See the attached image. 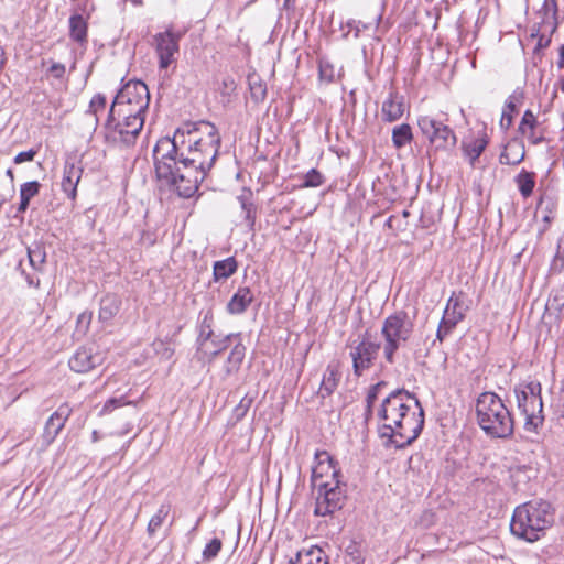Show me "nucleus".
<instances>
[{"label":"nucleus","mask_w":564,"mask_h":564,"mask_svg":"<svg viewBox=\"0 0 564 564\" xmlns=\"http://www.w3.org/2000/svg\"><path fill=\"white\" fill-rule=\"evenodd\" d=\"M223 542L219 538L212 539L204 547L202 552V558L204 562H212L215 560L221 551Z\"/></svg>","instance_id":"obj_42"},{"label":"nucleus","mask_w":564,"mask_h":564,"mask_svg":"<svg viewBox=\"0 0 564 564\" xmlns=\"http://www.w3.org/2000/svg\"><path fill=\"white\" fill-rule=\"evenodd\" d=\"M104 143L113 149L132 148L138 140V128L126 130L118 119L115 118V109L109 107L105 122L101 124Z\"/></svg>","instance_id":"obj_10"},{"label":"nucleus","mask_w":564,"mask_h":564,"mask_svg":"<svg viewBox=\"0 0 564 564\" xmlns=\"http://www.w3.org/2000/svg\"><path fill=\"white\" fill-rule=\"evenodd\" d=\"M550 44H551V35L550 36H546L544 34L540 35V37H538L536 45L533 50V54L538 55V54L542 53V51L545 50L546 47H549Z\"/></svg>","instance_id":"obj_55"},{"label":"nucleus","mask_w":564,"mask_h":564,"mask_svg":"<svg viewBox=\"0 0 564 564\" xmlns=\"http://www.w3.org/2000/svg\"><path fill=\"white\" fill-rule=\"evenodd\" d=\"M65 66L63 64H53L48 70L47 74L54 78H62L65 74Z\"/></svg>","instance_id":"obj_58"},{"label":"nucleus","mask_w":564,"mask_h":564,"mask_svg":"<svg viewBox=\"0 0 564 564\" xmlns=\"http://www.w3.org/2000/svg\"><path fill=\"white\" fill-rule=\"evenodd\" d=\"M107 106V97L105 94L98 93L93 96L89 101L87 113L95 116L96 124H98V112L104 111Z\"/></svg>","instance_id":"obj_43"},{"label":"nucleus","mask_w":564,"mask_h":564,"mask_svg":"<svg viewBox=\"0 0 564 564\" xmlns=\"http://www.w3.org/2000/svg\"><path fill=\"white\" fill-rule=\"evenodd\" d=\"M460 319H440V324L436 332V338L443 341L445 337L452 333Z\"/></svg>","instance_id":"obj_47"},{"label":"nucleus","mask_w":564,"mask_h":564,"mask_svg":"<svg viewBox=\"0 0 564 564\" xmlns=\"http://www.w3.org/2000/svg\"><path fill=\"white\" fill-rule=\"evenodd\" d=\"M39 150H40V147L31 148V149H29L26 151L19 152L13 158L14 164H22V163H25V162H32L34 160V158L37 155Z\"/></svg>","instance_id":"obj_48"},{"label":"nucleus","mask_w":564,"mask_h":564,"mask_svg":"<svg viewBox=\"0 0 564 564\" xmlns=\"http://www.w3.org/2000/svg\"><path fill=\"white\" fill-rule=\"evenodd\" d=\"M252 192L248 189V195H240L237 197L242 212L245 213V221L249 230L253 231L257 219V205L252 202Z\"/></svg>","instance_id":"obj_33"},{"label":"nucleus","mask_w":564,"mask_h":564,"mask_svg":"<svg viewBox=\"0 0 564 564\" xmlns=\"http://www.w3.org/2000/svg\"><path fill=\"white\" fill-rule=\"evenodd\" d=\"M404 113V97L397 91H390L382 102L381 115L386 122H395Z\"/></svg>","instance_id":"obj_19"},{"label":"nucleus","mask_w":564,"mask_h":564,"mask_svg":"<svg viewBox=\"0 0 564 564\" xmlns=\"http://www.w3.org/2000/svg\"><path fill=\"white\" fill-rule=\"evenodd\" d=\"M470 303L471 300L464 292H453L447 301L445 308L443 310L442 317H446L449 310H452L451 317H465L467 311L469 310Z\"/></svg>","instance_id":"obj_27"},{"label":"nucleus","mask_w":564,"mask_h":564,"mask_svg":"<svg viewBox=\"0 0 564 564\" xmlns=\"http://www.w3.org/2000/svg\"><path fill=\"white\" fill-rule=\"evenodd\" d=\"M417 127L435 152L455 149L457 137L453 129L442 121L429 116H421L417 119Z\"/></svg>","instance_id":"obj_9"},{"label":"nucleus","mask_w":564,"mask_h":564,"mask_svg":"<svg viewBox=\"0 0 564 564\" xmlns=\"http://www.w3.org/2000/svg\"><path fill=\"white\" fill-rule=\"evenodd\" d=\"M246 355V347L238 343L236 344L232 349L230 350L229 355L227 356V359L224 364L223 371H221V380H228L234 375L238 373L240 370L241 364L245 359Z\"/></svg>","instance_id":"obj_23"},{"label":"nucleus","mask_w":564,"mask_h":564,"mask_svg":"<svg viewBox=\"0 0 564 564\" xmlns=\"http://www.w3.org/2000/svg\"><path fill=\"white\" fill-rule=\"evenodd\" d=\"M339 372L336 369L328 366L319 387V394L323 399L329 397L336 390L339 382Z\"/></svg>","instance_id":"obj_35"},{"label":"nucleus","mask_w":564,"mask_h":564,"mask_svg":"<svg viewBox=\"0 0 564 564\" xmlns=\"http://www.w3.org/2000/svg\"><path fill=\"white\" fill-rule=\"evenodd\" d=\"M70 155L66 153V160L64 165V174L63 180L59 183H53L52 184V191L54 195L57 194V192H62L66 198H70V162H69Z\"/></svg>","instance_id":"obj_38"},{"label":"nucleus","mask_w":564,"mask_h":564,"mask_svg":"<svg viewBox=\"0 0 564 564\" xmlns=\"http://www.w3.org/2000/svg\"><path fill=\"white\" fill-rule=\"evenodd\" d=\"M377 415L383 421L379 435L387 440L386 447L406 448L424 429V409L415 393L404 388L391 391L382 400Z\"/></svg>","instance_id":"obj_1"},{"label":"nucleus","mask_w":564,"mask_h":564,"mask_svg":"<svg viewBox=\"0 0 564 564\" xmlns=\"http://www.w3.org/2000/svg\"><path fill=\"white\" fill-rule=\"evenodd\" d=\"M213 319H203L198 326L196 338V356L199 361L210 364L223 350L227 349L232 338L238 334L216 333L212 326Z\"/></svg>","instance_id":"obj_7"},{"label":"nucleus","mask_w":564,"mask_h":564,"mask_svg":"<svg viewBox=\"0 0 564 564\" xmlns=\"http://www.w3.org/2000/svg\"><path fill=\"white\" fill-rule=\"evenodd\" d=\"M350 357L352 359L354 373L360 377L366 369H369L378 356L380 345L371 341L368 337V332L365 333L362 338L358 336L357 339H349Z\"/></svg>","instance_id":"obj_13"},{"label":"nucleus","mask_w":564,"mask_h":564,"mask_svg":"<svg viewBox=\"0 0 564 564\" xmlns=\"http://www.w3.org/2000/svg\"><path fill=\"white\" fill-rule=\"evenodd\" d=\"M524 100V91L520 88H517L506 100L505 107L502 110L500 127L503 130H508L513 122V117L518 115L519 107L523 104Z\"/></svg>","instance_id":"obj_22"},{"label":"nucleus","mask_w":564,"mask_h":564,"mask_svg":"<svg viewBox=\"0 0 564 564\" xmlns=\"http://www.w3.org/2000/svg\"><path fill=\"white\" fill-rule=\"evenodd\" d=\"M206 129H208L207 140H188L186 153L188 159H195V162L193 164H188V167L198 170L200 173H205V175H207V173L215 165L221 144V139L217 127L210 122Z\"/></svg>","instance_id":"obj_6"},{"label":"nucleus","mask_w":564,"mask_h":564,"mask_svg":"<svg viewBox=\"0 0 564 564\" xmlns=\"http://www.w3.org/2000/svg\"><path fill=\"white\" fill-rule=\"evenodd\" d=\"M42 185L39 181H29L21 185L20 197L31 200L39 195Z\"/></svg>","instance_id":"obj_45"},{"label":"nucleus","mask_w":564,"mask_h":564,"mask_svg":"<svg viewBox=\"0 0 564 564\" xmlns=\"http://www.w3.org/2000/svg\"><path fill=\"white\" fill-rule=\"evenodd\" d=\"M536 174L532 171L522 169L519 174L514 177V182L518 186L519 193L523 198H529L534 192L536 184Z\"/></svg>","instance_id":"obj_32"},{"label":"nucleus","mask_w":564,"mask_h":564,"mask_svg":"<svg viewBox=\"0 0 564 564\" xmlns=\"http://www.w3.org/2000/svg\"><path fill=\"white\" fill-rule=\"evenodd\" d=\"M388 383L383 380L372 384L366 395V403L375 404L377 401L382 388H384Z\"/></svg>","instance_id":"obj_50"},{"label":"nucleus","mask_w":564,"mask_h":564,"mask_svg":"<svg viewBox=\"0 0 564 564\" xmlns=\"http://www.w3.org/2000/svg\"><path fill=\"white\" fill-rule=\"evenodd\" d=\"M150 91L147 84L142 79L132 78L121 79V87L115 95L110 107L121 106L126 108H140L148 102L150 105Z\"/></svg>","instance_id":"obj_11"},{"label":"nucleus","mask_w":564,"mask_h":564,"mask_svg":"<svg viewBox=\"0 0 564 564\" xmlns=\"http://www.w3.org/2000/svg\"><path fill=\"white\" fill-rule=\"evenodd\" d=\"M17 270H19L21 272V274L24 275L25 281H26L29 286L39 288V285H40L39 276L36 275V273H28L25 271V269L23 268V264H22L21 260L19 261V263L17 265Z\"/></svg>","instance_id":"obj_53"},{"label":"nucleus","mask_w":564,"mask_h":564,"mask_svg":"<svg viewBox=\"0 0 564 564\" xmlns=\"http://www.w3.org/2000/svg\"><path fill=\"white\" fill-rule=\"evenodd\" d=\"M29 199H25L23 197H20V203L18 204L17 210L18 213H25L30 206Z\"/></svg>","instance_id":"obj_64"},{"label":"nucleus","mask_w":564,"mask_h":564,"mask_svg":"<svg viewBox=\"0 0 564 564\" xmlns=\"http://www.w3.org/2000/svg\"><path fill=\"white\" fill-rule=\"evenodd\" d=\"M238 268L239 262L234 256L215 261L213 263V281L215 283L226 281L238 271Z\"/></svg>","instance_id":"obj_26"},{"label":"nucleus","mask_w":564,"mask_h":564,"mask_svg":"<svg viewBox=\"0 0 564 564\" xmlns=\"http://www.w3.org/2000/svg\"><path fill=\"white\" fill-rule=\"evenodd\" d=\"M373 405L375 404L366 403V408H365V412H364V420H365L366 424L369 423V421L371 420V417L373 415Z\"/></svg>","instance_id":"obj_63"},{"label":"nucleus","mask_w":564,"mask_h":564,"mask_svg":"<svg viewBox=\"0 0 564 564\" xmlns=\"http://www.w3.org/2000/svg\"><path fill=\"white\" fill-rule=\"evenodd\" d=\"M556 65L560 69H564V43L558 47V59ZM560 87L564 93V75L560 78Z\"/></svg>","instance_id":"obj_59"},{"label":"nucleus","mask_w":564,"mask_h":564,"mask_svg":"<svg viewBox=\"0 0 564 564\" xmlns=\"http://www.w3.org/2000/svg\"><path fill=\"white\" fill-rule=\"evenodd\" d=\"M528 139L534 145L540 144L546 140L543 134L535 135L534 130H530Z\"/></svg>","instance_id":"obj_62"},{"label":"nucleus","mask_w":564,"mask_h":564,"mask_svg":"<svg viewBox=\"0 0 564 564\" xmlns=\"http://www.w3.org/2000/svg\"><path fill=\"white\" fill-rule=\"evenodd\" d=\"M525 158L524 143L521 140L512 139L507 144V150L499 155V162L506 165H517Z\"/></svg>","instance_id":"obj_28"},{"label":"nucleus","mask_w":564,"mask_h":564,"mask_svg":"<svg viewBox=\"0 0 564 564\" xmlns=\"http://www.w3.org/2000/svg\"><path fill=\"white\" fill-rule=\"evenodd\" d=\"M248 413V410H246L245 408H240V405H236L235 409L232 410V414H231V417H230V423L232 425L237 424L238 422L242 421L245 419V416L247 415Z\"/></svg>","instance_id":"obj_56"},{"label":"nucleus","mask_w":564,"mask_h":564,"mask_svg":"<svg viewBox=\"0 0 564 564\" xmlns=\"http://www.w3.org/2000/svg\"><path fill=\"white\" fill-rule=\"evenodd\" d=\"M123 404H129V402H124L122 397L121 398H110L104 404L101 412L102 413L111 412L112 410H115Z\"/></svg>","instance_id":"obj_54"},{"label":"nucleus","mask_w":564,"mask_h":564,"mask_svg":"<svg viewBox=\"0 0 564 564\" xmlns=\"http://www.w3.org/2000/svg\"><path fill=\"white\" fill-rule=\"evenodd\" d=\"M529 470H531V468L528 467L527 465L516 466L514 468L510 469V478L516 491L520 490L519 485L521 482H527L531 479L530 475H528Z\"/></svg>","instance_id":"obj_41"},{"label":"nucleus","mask_w":564,"mask_h":564,"mask_svg":"<svg viewBox=\"0 0 564 564\" xmlns=\"http://www.w3.org/2000/svg\"><path fill=\"white\" fill-rule=\"evenodd\" d=\"M557 204L556 202L549 196H542L538 202V209L543 212L542 220L545 223L544 227L540 230V234H543L549 225L553 220V213L556 210Z\"/></svg>","instance_id":"obj_37"},{"label":"nucleus","mask_w":564,"mask_h":564,"mask_svg":"<svg viewBox=\"0 0 564 564\" xmlns=\"http://www.w3.org/2000/svg\"><path fill=\"white\" fill-rule=\"evenodd\" d=\"M345 499V490L341 488L338 479H336L334 485L321 482L317 485L316 505L313 513L316 517L332 516L343 509Z\"/></svg>","instance_id":"obj_12"},{"label":"nucleus","mask_w":564,"mask_h":564,"mask_svg":"<svg viewBox=\"0 0 564 564\" xmlns=\"http://www.w3.org/2000/svg\"><path fill=\"white\" fill-rule=\"evenodd\" d=\"M560 249L561 246L558 245L557 252L554 256L550 265V272L553 274L562 273L564 271V257L561 254Z\"/></svg>","instance_id":"obj_51"},{"label":"nucleus","mask_w":564,"mask_h":564,"mask_svg":"<svg viewBox=\"0 0 564 564\" xmlns=\"http://www.w3.org/2000/svg\"><path fill=\"white\" fill-rule=\"evenodd\" d=\"M182 36L183 33L175 32L172 26L166 28L164 32H159L153 36L159 69H167L176 62L175 55L180 52V41Z\"/></svg>","instance_id":"obj_14"},{"label":"nucleus","mask_w":564,"mask_h":564,"mask_svg":"<svg viewBox=\"0 0 564 564\" xmlns=\"http://www.w3.org/2000/svg\"><path fill=\"white\" fill-rule=\"evenodd\" d=\"M209 121L200 120V121H186L181 127H177L174 131V134L171 137L172 141L176 144H180V150L183 153H187L188 147V138L197 132H200L202 128H207Z\"/></svg>","instance_id":"obj_20"},{"label":"nucleus","mask_w":564,"mask_h":564,"mask_svg":"<svg viewBox=\"0 0 564 564\" xmlns=\"http://www.w3.org/2000/svg\"><path fill=\"white\" fill-rule=\"evenodd\" d=\"M170 511L169 505H161L156 513L150 519L148 523V534L153 535L156 530L162 525L164 519L167 517Z\"/></svg>","instance_id":"obj_40"},{"label":"nucleus","mask_w":564,"mask_h":564,"mask_svg":"<svg viewBox=\"0 0 564 564\" xmlns=\"http://www.w3.org/2000/svg\"><path fill=\"white\" fill-rule=\"evenodd\" d=\"M316 465L312 468L311 482L316 486V481L323 478L329 470L332 477L336 480L340 476V470L336 468L337 462L326 451H316L314 455Z\"/></svg>","instance_id":"obj_18"},{"label":"nucleus","mask_w":564,"mask_h":564,"mask_svg":"<svg viewBox=\"0 0 564 564\" xmlns=\"http://www.w3.org/2000/svg\"><path fill=\"white\" fill-rule=\"evenodd\" d=\"M542 386L539 381L521 382L514 387L518 409L524 416V430L538 433L544 423Z\"/></svg>","instance_id":"obj_4"},{"label":"nucleus","mask_w":564,"mask_h":564,"mask_svg":"<svg viewBox=\"0 0 564 564\" xmlns=\"http://www.w3.org/2000/svg\"><path fill=\"white\" fill-rule=\"evenodd\" d=\"M345 554L350 557L355 564H364L365 557L361 551V543L356 540H350L345 549Z\"/></svg>","instance_id":"obj_44"},{"label":"nucleus","mask_w":564,"mask_h":564,"mask_svg":"<svg viewBox=\"0 0 564 564\" xmlns=\"http://www.w3.org/2000/svg\"><path fill=\"white\" fill-rule=\"evenodd\" d=\"M26 256L30 267L35 272H42L44 270V265L46 263V251L43 243L33 242L26 248Z\"/></svg>","instance_id":"obj_31"},{"label":"nucleus","mask_w":564,"mask_h":564,"mask_svg":"<svg viewBox=\"0 0 564 564\" xmlns=\"http://www.w3.org/2000/svg\"><path fill=\"white\" fill-rule=\"evenodd\" d=\"M555 509L544 499H533L514 508L510 532L518 539L533 543L544 536L554 523Z\"/></svg>","instance_id":"obj_2"},{"label":"nucleus","mask_w":564,"mask_h":564,"mask_svg":"<svg viewBox=\"0 0 564 564\" xmlns=\"http://www.w3.org/2000/svg\"><path fill=\"white\" fill-rule=\"evenodd\" d=\"M538 126V120L535 115L532 112V110L527 109L521 118V121L518 127V131L521 134H525V130H534Z\"/></svg>","instance_id":"obj_46"},{"label":"nucleus","mask_w":564,"mask_h":564,"mask_svg":"<svg viewBox=\"0 0 564 564\" xmlns=\"http://www.w3.org/2000/svg\"><path fill=\"white\" fill-rule=\"evenodd\" d=\"M152 159L154 166L155 180H170L172 177V170L176 166L188 167L193 164L195 159H188L186 153L180 150V144L172 141L171 137L160 138L152 150Z\"/></svg>","instance_id":"obj_5"},{"label":"nucleus","mask_w":564,"mask_h":564,"mask_svg":"<svg viewBox=\"0 0 564 564\" xmlns=\"http://www.w3.org/2000/svg\"><path fill=\"white\" fill-rule=\"evenodd\" d=\"M251 100L254 104L263 102L267 98V83L256 72L249 73L247 76Z\"/></svg>","instance_id":"obj_30"},{"label":"nucleus","mask_w":564,"mask_h":564,"mask_svg":"<svg viewBox=\"0 0 564 564\" xmlns=\"http://www.w3.org/2000/svg\"><path fill=\"white\" fill-rule=\"evenodd\" d=\"M98 317H115L120 310L121 300L117 294H107L99 302Z\"/></svg>","instance_id":"obj_36"},{"label":"nucleus","mask_w":564,"mask_h":564,"mask_svg":"<svg viewBox=\"0 0 564 564\" xmlns=\"http://www.w3.org/2000/svg\"><path fill=\"white\" fill-rule=\"evenodd\" d=\"M237 86L236 82L231 76H226L223 78L220 95L224 97H230L232 93H235Z\"/></svg>","instance_id":"obj_52"},{"label":"nucleus","mask_w":564,"mask_h":564,"mask_svg":"<svg viewBox=\"0 0 564 564\" xmlns=\"http://www.w3.org/2000/svg\"><path fill=\"white\" fill-rule=\"evenodd\" d=\"M392 144L395 149H402L413 140V131L409 123H401L392 129Z\"/></svg>","instance_id":"obj_34"},{"label":"nucleus","mask_w":564,"mask_h":564,"mask_svg":"<svg viewBox=\"0 0 564 564\" xmlns=\"http://www.w3.org/2000/svg\"><path fill=\"white\" fill-rule=\"evenodd\" d=\"M319 77L321 79H326L328 82L333 80V67L327 65L326 67L319 65Z\"/></svg>","instance_id":"obj_61"},{"label":"nucleus","mask_w":564,"mask_h":564,"mask_svg":"<svg viewBox=\"0 0 564 564\" xmlns=\"http://www.w3.org/2000/svg\"><path fill=\"white\" fill-rule=\"evenodd\" d=\"M256 399V393H246L243 395V398L240 400V402L238 403V405H240V408H245L246 410L249 411L250 406L252 405L253 401Z\"/></svg>","instance_id":"obj_60"},{"label":"nucleus","mask_w":564,"mask_h":564,"mask_svg":"<svg viewBox=\"0 0 564 564\" xmlns=\"http://www.w3.org/2000/svg\"><path fill=\"white\" fill-rule=\"evenodd\" d=\"M476 414L479 426L488 436L507 438L513 434V419L498 394L480 393L476 402Z\"/></svg>","instance_id":"obj_3"},{"label":"nucleus","mask_w":564,"mask_h":564,"mask_svg":"<svg viewBox=\"0 0 564 564\" xmlns=\"http://www.w3.org/2000/svg\"><path fill=\"white\" fill-rule=\"evenodd\" d=\"M302 180L303 182L297 185V188L318 187L325 183V176L315 167L308 170Z\"/></svg>","instance_id":"obj_39"},{"label":"nucleus","mask_w":564,"mask_h":564,"mask_svg":"<svg viewBox=\"0 0 564 564\" xmlns=\"http://www.w3.org/2000/svg\"><path fill=\"white\" fill-rule=\"evenodd\" d=\"M94 10L91 0H73V42H87V19Z\"/></svg>","instance_id":"obj_16"},{"label":"nucleus","mask_w":564,"mask_h":564,"mask_svg":"<svg viewBox=\"0 0 564 564\" xmlns=\"http://www.w3.org/2000/svg\"><path fill=\"white\" fill-rule=\"evenodd\" d=\"M173 182L170 180H156L159 189H169L178 197L188 199L195 196L199 185L204 182L206 175L193 167L176 166L172 170Z\"/></svg>","instance_id":"obj_8"},{"label":"nucleus","mask_w":564,"mask_h":564,"mask_svg":"<svg viewBox=\"0 0 564 564\" xmlns=\"http://www.w3.org/2000/svg\"><path fill=\"white\" fill-rule=\"evenodd\" d=\"M70 415V408L67 404H63L58 408V410L53 413L50 419L47 420L43 437L47 443H51L56 435L59 433V431L65 425V422Z\"/></svg>","instance_id":"obj_21"},{"label":"nucleus","mask_w":564,"mask_h":564,"mask_svg":"<svg viewBox=\"0 0 564 564\" xmlns=\"http://www.w3.org/2000/svg\"><path fill=\"white\" fill-rule=\"evenodd\" d=\"M154 350L162 359L169 360L172 358L174 354V349L171 348L163 340H156L153 343Z\"/></svg>","instance_id":"obj_49"},{"label":"nucleus","mask_w":564,"mask_h":564,"mask_svg":"<svg viewBox=\"0 0 564 564\" xmlns=\"http://www.w3.org/2000/svg\"><path fill=\"white\" fill-rule=\"evenodd\" d=\"M115 118L118 119L119 123L126 127V130H133L138 128V137L140 135L144 121L145 113L148 111V102L140 108H126L121 106H115Z\"/></svg>","instance_id":"obj_17"},{"label":"nucleus","mask_w":564,"mask_h":564,"mask_svg":"<svg viewBox=\"0 0 564 564\" xmlns=\"http://www.w3.org/2000/svg\"><path fill=\"white\" fill-rule=\"evenodd\" d=\"M489 143V138L486 133L481 138L476 139L473 142H462V150L465 158L468 159L469 164L475 167L479 156L484 153Z\"/></svg>","instance_id":"obj_29"},{"label":"nucleus","mask_w":564,"mask_h":564,"mask_svg":"<svg viewBox=\"0 0 564 564\" xmlns=\"http://www.w3.org/2000/svg\"><path fill=\"white\" fill-rule=\"evenodd\" d=\"M542 10L544 11V14L547 15L550 11H552L554 19H556L558 8H557V1L556 0H544Z\"/></svg>","instance_id":"obj_57"},{"label":"nucleus","mask_w":564,"mask_h":564,"mask_svg":"<svg viewBox=\"0 0 564 564\" xmlns=\"http://www.w3.org/2000/svg\"><path fill=\"white\" fill-rule=\"evenodd\" d=\"M100 357L91 348L80 347L73 355V371L87 372L100 362Z\"/></svg>","instance_id":"obj_25"},{"label":"nucleus","mask_w":564,"mask_h":564,"mask_svg":"<svg viewBox=\"0 0 564 564\" xmlns=\"http://www.w3.org/2000/svg\"><path fill=\"white\" fill-rule=\"evenodd\" d=\"M253 300L254 295L249 286H239L228 302L227 311L232 315L242 314Z\"/></svg>","instance_id":"obj_24"},{"label":"nucleus","mask_w":564,"mask_h":564,"mask_svg":"<svg viewBox=\"0 0 564 564\" xmlns=\"http://www.w3.org/2000/svg\"><path fill=\"white\" fill-rule=\"evenodd\" d=\"M413 328L411 319H384L382 334L386 338L384 357L393 362V355L401 341H405Z\"/></svg>","instance_id":"obj_15"}]
</instances>
